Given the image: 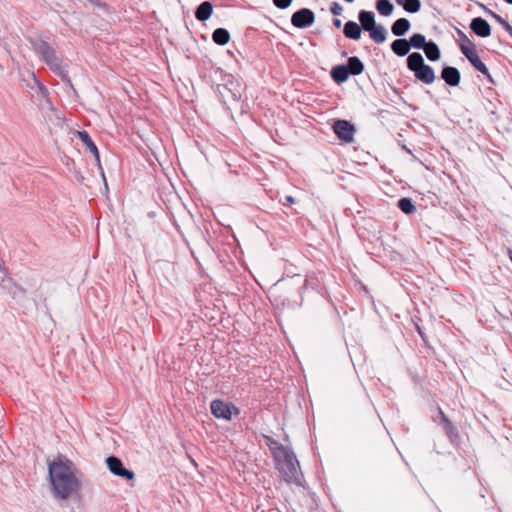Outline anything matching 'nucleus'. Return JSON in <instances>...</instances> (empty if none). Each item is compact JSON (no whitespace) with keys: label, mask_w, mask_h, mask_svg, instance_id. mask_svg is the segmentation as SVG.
Returning a JSON list of instances; mask_svg holds the SVG:
<instances>
[{"label":"nucleus","mask_w":512,"mask_h":512,"mask_svg":"<svg viewBox=\"0 0 512 512\" xmlns=\"http://www.w3.org/2000/svg\"><path fill=\"white\" fill-rule=\"evenodd\" d=\"M332 128L338 139L345 143L353 142L356 129L351 122L339 119L334 122Z\"/></svg>","instance_id":"423d86ee"},{"label":"nucleus","mask_w":512,"mask_h":512,"mask_svg":"<svg viewBox=\"0 0 512 512\" xmlns=\"http://www.w3.org/2000/svg\"><path fill=\"white\" fill-rule=\"evenodd\" d=\"M24 295H25V290L19 286H15V290L13 291V297L16 298L18 296H24Z\"/></svg>","instance_id":"c9c22d12"},{"label":"nucleus","mask_w":512,"mask_h":512,"mask_svg":"<svg viewBox=\"0 0 512 512\" xmlns=\"http://www.w3.org/2000/svg\"><path fill=\"white\" fill-rule=\"evenodd\" d=\"M343 32L349 39L358 40L361 37V27L354 21L346 22Z\"/></svg>","instance_id":"ddd939ff"},{"label":"nucleus","mask_w":512,"mask_h":512,"mask_svg":"<svg viewBox=\"0 0 512 512\" xmlns=\"http://www.w3.org/2000/svg\"><path fill=\"white\" fill-rule=\"evenodd\" d=\"M301 104H302V102H301L299 99H297L296 101H294V100H293V101L291 102V106H292L293 108H296V109L300 110L302 114H304V115H306V116H309V111H306V110L304 111V110H302V109H301V107H300V105H301Z\"/></svg>","instance_id":"f704fd0d"},{"label":"nucleus","mask_w":512,"mask_h":512,"mask_svg":"<svg viewBox=\"0 0 512 512\" xmlns=\"http://www.w3.org/2000/svg\"><path fill=\"white\" fill-rule=\"evenodd\" d=\"M212 39L216 44L224 46L229 42L230 34L224 28H217L212 34Z\"/></svg>","instance_id":"6ab92c4d"},{"label":"nucleus","mask_w":512,"mask_h":512,"mask_svg":"<svg viewBox=\"0 0 512 512\" xmlns=\"http://www.w3.org/2000/svg\"><path fill=\"white\" fill-rule=\"evenodd\" d=\"M359 21L361 23V27L365 31L372 30V28L376 25L375 23V15L370 11H360L359 13Z\"/></svg>","instance_id":"4468645a"},{"label":"nucleus","mask_w":512,"mask_h":512,"mask_svg":"<svg viewBox=\"0 0 512 512\" xmlns=\"http://www.w3.org/2000/svg\"><path fill=\"white\" fill-rule=\"evenodd\" d=\"M212 12H213V5L210 2L205 1V2H202L196 9L195 17L199 21H206L211 17Z\"/></svg>","instance_id":"f8f14e48"},{"label":"nucleus","mask_w":512,"mask_h":512,"mask_svg":"<svg viewBox=\"0 0 512 512\" xmlns=\"http://www.w3.org/2000/svg\"><path fill=\"white\" fill-rule=\"evenodd\" d=\"M441 77L450 86H457L460 82V72L455 67H444Z\"/></svg>","instance_id":"9b49d317"},{"label":"nucleus","mask_w":512,"mask_h":512,"mask_svg":"<svg viewBox=\"0 0 512 512\" xmlns=\"http://www.w3.org/2000/svg\"><path fill=\"white\" fill-rule=\"evenodd\" d=\"M397 207L405 214H412L415 212L416 207L413 200L409 197H402L397 201Z\"/></svg>","instance_id":"412c9836"},{"label":"nucleus","mask_w":512,"mask_h":512,"mask_svg":"<svg viewBox=\"0 0 512 512\" xmlns=\"http://www.w3.org/2000/svg\"><path fill=\"white\" fill-rule=\"evenodd\" d=\"M470 28L480 37H488L491 33L489 23L481 17L474 18L470 24Z\"/></svg>","instance_id":"1a4fd4ad"},{"label":"nucleus","mask_w":512,"mask_h":512,"mask_svg":"<svg viewBox=\"0 0 512 512\" xmlns=\"http://www.w3.org/2000/svg\"><path fill=\"white\" fill-rule=\"evenodd\" d=\"M512 37V26L511 25H507V30H506Z\"/></svg>","instance_id":"ea45409f"},{"label":"nucleus","mask_w":512,"mask_h":512,"mask_svg":"<svg viewBox=\"0 0 512 512\" xmlns=\"http://www.w3.org/2000/svg\"><path fill=\"white\" fill-rule=\"evenodd\" d=\"M377 11L383 16H390L393 12V5L389 0H378L376 4Z\"/></svg>","instance_id":"bb28decb"},{"label":"nucleus","mask_w":512,"mask_h":512,"mask_svg":"<svg viewBox=\"0 0 512 512\" xmlns=\"http://www.w3.org/2000/svg\"><path fill=\"white\" fill-rule=\"evenodd\" d=\"M417 329V332L419 333L420 337L425 340V336H424V333L423 331L421 330V328L419 326L416 327Z\"/></svg>","instance_id":"4c0bfd02"},{"label":"nucleus","mask_w":512,"mask_h":512,"mask_svg":"<svg viewBox=\"0 0 512 512\" xmlns=\"http://www.w3.org/2000/svg\"><path fill=\"white\" fill-rule=\"evenodd\" d=\"M410 26L408 19L400 18L393 23L391 31L395 36H403L410 29Z\"/></svg>","instance_id":"dca6fc26"},{"label":"nucleus","mask_w":512,"mask_h":512,"mask_svg":"<svg viewBox=\"0 0 512 512\" xmlns=\"http://www.w3.org/2000/svg\"><path fill=\"white\" fill-rule=\"evenodd\" d=\"M392 51L398 56H405L410 50L409 41L406 39H397L391 44Z\"/></svg>","instance_id":"f3484780"},{"label":"nucleus","mask_w":512,"mask_h":512,"mask_svg":"<svg viewBox=\"0 0 512 512\" xmlns=\"http://www.w3.org/2000/svg\"><path fill=\"white\" fill-rule=\"evenodd\" d=\"M292 3V0H273V4L279 9H286Z\"/></svg>","instance_id":"2f4dec72"},{"label":"nucleus","mask_w":512,"mask_h":512,"mask_svg":"<svg viewBox=\"0 0 512 512\" xmlns=\"http://www.w3.org/2000/svg\"><path fill=\"white\" fill-rule=\"evenodd\" d=\"M508 257H509L510 261L512 262V249L508 250Z\"/></svg>","instance_id":"a19ab883"},{"label":"nucleus","mask_w":512,"mask_h":512,"mask_svg":"<svg viewBox=\"0 0 512 512\" xmlns=\"http://www.w3.org/2000/svg\"><path fill=\"white\" fill-rule=\"evenodd\" d=\"M409 13H417L421 8L420 0H396Z\"/></svg>","instance_id":"393cba45"},{"label":"nucleus","mask_w":512,"mask_h":512,"mask_svg":"<svg viewBox=\"0 0 512 512\" xmlns=\"http://www.w3.org/2000/svg\"><path fill=\"white\" fill-rule=\"evenodd\" d=\"M294 203H295L294 197H292L291 195L285 196V202H283L284 205H291Z\"/></svg>","instance_id":"e433bc0d"},{"label":"nucleus","mask_w":512,"mask_h":512,"mask_svg":"<svg viewBox=\"0 0 512 512\" xmlns=\"http://www.w3.org/2000/svg\"><path fill=\"white\" fill-rule=\"evenodd\" d=\"M315 21L314 12L308 8H302L296 11L291 17V23L296 28H306Z\"/></svg>","instance_id":"0eeeda50"},{"label":"nucleus","mask_w":512,"mask_h":512,"mask_svg":"<svg viewBox=\"0 0 512 512\" xmlns=\"http://www.w3.org/2000/svg\"><path fill=\"white\" fill-rule=\"evenodd\" d=\"M77 137L86 146L87 150H89L93 154V156L95 157V160L99 163L100 162L99 151H98V148L95 145L94 141L90 137L89 133L85 130L77 131Z\"/></svg>","instance_id":"9d476101"},{"label":"nucleus","mask_w":512,"mask_h":512,"mask_svg":"<svg viewBox=\"0 0 512 512\" xmlns=\"http://www.w3.org/2000/svg\"><path fill=\"white\" fill-rule=\"evenodd\" d=\"M427 43L425 36L420 33L413 34L409 39L410 47L416 49H423Z\"/></svg>","instance_id":"cd10ccee"},{"label":"nucleus","mask_w":512,"mask_h":512,"mask_svg":"<svg viewBox=\"0 0 512 512\" xmlns=\"http://www.w3.org/2000/svg\"><path fill=\"white\" fill-rule=\"evenodd\" d=\"M440 423L443 426L446 436L454 443L459 439V432L455 425L448 419L445 413L439 408Z\"/></svg>","instance_id":"6e6552de"},{"label":"nucleus","mask_w":512,"mask_h":512,"mask_svg":"<svg viewBox=\"0 0 512 512\" xmlns=\"http://www.w3.org/2000/svg\"><path fill=\"white\" fill-rule=\"evenodd\" d=\"M507 3L512 4V0H505Z\"/></svg>","instance_id":"79ce46f5"},{"label":"nucleus","mask_w":512,"mask_h":512,"mask_svg":"<svg viewBox=\"0 0 512 512\" xmlns=\"http://www.w3.org/2000/svg\"><path fill=\"white\" fill-rule=\"evenodd\" d=\"M44 104L41 105V109H45L46 107L49 108V110L53 113V115L58 119V120H63V117L61 115V113L58 111L57 108H55L51 101H50V98H44Z\"/></svg>","instance_id":"7c9ffc66"},{"label":"nucleus","mask_w":512,"mask_h":512,"mask_svg":"<svg viewBox=\"0 0 512 512\" xmlns=\"http://www.w3.org/2000/svg\"><path fill=\"white\" fill-rule=\"evenodd\" d=\"M423 50L430 61H437L440 58V50L437 44L432 41L428 42Z\"/></svg>","instance_id":"5701e85b"},{"label":"nucleus","mask_w":512,"mask_h":512,"mask_svg":"<svg viewBox=\"0 0 512 512\" xmlns=\"http://www.w3.org/2000/svg\"><path fill=\"white\" fill-rule=\"evenodd\" d=\"M274 460L276 462V468L286 482L298 485L301 484L303 475L299 471V461L292 450L283 454L280 459Z\"/></svg>","instance_id":"f03ea898"},{"label":"nucleus","mask_w":512,"mask_h":512,"mask_svg":"<svg viewBox=\"0 0 512 512\" xmlns=\"http://www.w3.org/2000/svg\"><path fill=\"white\" fill-rule=\"evenodd\" d=\"M369 36L370 38L378 43L381 44L386 41L387 31L384 26L382 25H375L372 30H369Z\"/></svg>","instance_id":"a211bd4d"},{"label":"nucleus","mask_w":512,"mask_h":512,"mask_svg":"<svg viewBox=\"0 0 512 512\" xmlns=\"http://www.w3.org/2000/svg\"><path fill=\"white\" fill-rule=\"evenodd\" d=\"M348 71L352 75H359L364 70V65L358 57H350L348 59V65L346 66Z\"/></svg>","instance_id":"4be33fe9"},{"label":"nucleus","mask_w":512,"mask_h":512,"mask_svg":"<svg viewBox=\"0 0 512 512\" xmlns=\"http://www.w3.org/2000/svg\"><path fill=\"white\" fill-rule=\"evenodd\" d=\"M47 65L51 68L53 72H55L63 79H65L67 82H69V80L67 79L66 66L62 63V60L59 57L55 59V61H51Z\"/></svg>","instance_id":"b1692460"},{"label":"nucleus","mask_w":512,"mask_h":512,"mask_svg":"<svg viewBox=\"0 0 512 512\" xmlns=\"http://www.w3.org/2000/svg\"><path fill=\"white\" fill-rule=\"evenodd\" d=\"M349 74L348 68L344 65L336 66L331 71V76L337 83L346 81Z\"/></svg>","instance_id":"aec40b11"},{"label":"nucleus","mask_w":512,"mask_h":512,"mask_svg":"<svg viewBox=\"0 0 512 512\" xmlns=\"http://www.w3.org/2000/svg\"><path fill=\"white\" fill-rule=\"evenodd\" d=\"M461 52L465 55V57L470 60L472 57H474L477 52L475 50V46L472 42L469 40H466L460 44Z\"/></svg>","instance_id":"c85d7f7f"},{"label":"nucleus","mask_w":512,"mask_h":512,"mask_svg":"<svg viewBox=\"0 0 512 512\" xmlns=\"http://www.w3.org/2000/svg\"><path fill=\"white\" fill-rule=\"evenodd\" d=\"M341 24H342V22H341V20H340V19H335V20H334V25H335V27L339 28V27L341 26Z\"/></svg>","instance_id":"58836bf2"},{"label":"nucleus","mask_w":512,"mask_h":512,"mask_svg":"<svg viewBox=\"0 0 512 512\" xmlns=\"http://www.w3.org/2000/svg\"><path fill=\"white\" fill-rule=\"evenodd\" d=\"M210 411L215 418L226 421H230L233 414L236 416L240 414V409L238 407L221 399H214L210 403Z\"/></svg>","instance_id":"20e7f679"},{"label":"nucleus","mask_w":512,"mask_h":512,"mask_svg":"<svg viewBox=\"0 0 512 512\" xmlns=\"http://www.w3.org/2000/svg\"><path fill=\"white\" fill-rule=\"evenodd\" d=\"M91 2H93L92 0H90Z\"/></svg>","instance_id":"37998d69"},{"label":"nucleus","mask_w":512,"mask_h":512,"mask_svg":"<svg viewBox=\"0 0 512 512\" xmlns=\"http://www.w3.org/2000/svg\"><path fill=\"white\" fill-rule=\"evenodd\" d=\"M407 65L420 81L430 84L435 80L433 69L424 63V59L420 53H411L407 58Z\"/></svg>","instance_id":"7ed1b4c3"},{"label":"nucleus","mask_w":512,"mask_h":512,"mask_svg":"<svg viewBox=\"0 0 512 512\" xmlns=\"http://www.w3.org/2000/svg\"><path fill=\"white\" fill-rule=\"evenodd\" d=\"M109 471L125 480H133L135 478V473L124 466L122 460L114 455H111L105 460Z\"/></svg>","instance_id":"39448f33"},{"label":"nucleus","mask_w":512,"mask_h":512,"mask_svg":"<svg viewBox=\"0 0 512 512\" xmlns=\"http://www.w3.org/2000/svg\"><path fill=\"white\" fill-rule=\"evenodd\" d=\"M343 11V8L340 4L338 3H333L332 6H331V13L333 15H340Z\"/></svg>","instance_id":"72a5a7b5"},{"label":"nucleus","mask_w":512,"mask_h":512,"mask_svg":"<svg viewBox=\"0 0 512 512\" xmlns=\"http://www.w3.org/2000/svg\"><path fill=\"white\" fill-rule=\"evenodd\" d=\"M40 54L42 59L46 62V64L50 63L51 61L53 62L55 61V59L58 58L55 51L46 44H43L40 47Z\"/></svg>","instance_id":"a878e982"},{"label":"nucleus","mask_w":512,"mask_h":512,"mask_svg":"<svg viewBox=\"0 0 512 512\" xmlns=\"http://www.w3.org/2000/svg\"><path fill=\"white\" fill-rule=\"evenodd\" d=\"M492 17L500 24L502 27L507 30V25H510L504 18H502L500 15L491 12Z\"/></svg>","instance_id":"473e14b6"},{"label":"nucleus","mask_w":512,"mask_h":512,"mask_svg":"<svg viewBox=\"0 0 512 512\" xmlns=\"http://www.w3.org/2000/svg\"><path fill=\"white\" fill-rule=\"evenodd\" d=\"M49 480L54 496L61 500L68 499L80 488L75 475V467L67 458H58L48 464Z\"/></svg>","instance_id":"f257e3e1"},{"label":"nucleus","mask_w":512,"mask_h":512,"mask_svg":"<svg viewBox=\"0 0 512 512\" xmlns=\"http://www.w3.org/2000/svg\"><path fill=\"white\" fill-rule=\"evenodd\" d=\"M266 439H267V445H268L269 449L271 450L274 459H280V457H282L283 454H285L286 452H288L290 450V449L286 448L285 446H283L278 441H276L270 437H266Z\"/></svg>","instance_id":"2eb2a0df"},{"label":"nucleus","mask_w":512,"mask_h":512,"mask_svg":"<svg viewBox=\"0 0 512 512\" xmlns=\"http://www.w3.org/2000/svg\"><path fill=\"white\" fill-rule=\"evenodd\" d=\"M469 62L472 64V66L478 70L479 72L483 74H488V69L486 65L481 61L478 54H476L474 57H472Z\"/></svg>","instance_id":"c756f323"}]
</instances>
